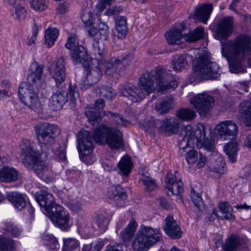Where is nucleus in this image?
<instances>
[{"mask_svg": "<svg viewBox=\"0 0 251 251\" xmlns=\"http://www.w3.org/2000/svg\"><path fill=\"white\" fill-rule=\"evenodd\" d=\"M203 78L202 75L201 69L198 62H197V59L195 61L193 66V72L189 76V80L191 83L200 81Z\"/></svg>", "mask_w": 251, "mask_h": 251, "instance_id": "nucleus-43", "label": "nucleus"}, {"mask_svg": "<svg viewBox=\"0 0 251 251\" xmlns=\"http://www.w3.org/2000/svg\"><path fill=\"white\" fill-rule=\"evenodd\" d=\"M119 59H111L110 61L105 64V74L109 75H112L117 72L118 66H119Z\"/></svg>", "mask_w": 251, "mask_h": 251, "instance_id": "nucleus-54", "label": "nucleus"}, {"mask_svg": "<svg viewBox=\"0 0 251 251\" xmlns=\"http://www.w3.org/2000/svg\"><path fill=\"white\" fill-rule=\"evenodd\" d=\"M219 138L225 140L232 137L234 138L238 133V127L233 121H226L217 126Z\"/></svg>", "mask_w": 251, "mask_h": 251, "instance_id": "nucleus-14", "label": "nucleus"}, {"mask_svg": "<svg viewBox=\"0 0 251 251\" xmlns=\"http://www.w3.org/2000/svg\"><path fill=\"white\" fill-rule=\"evenodd\" d=\"M137 224L135 220H131L127 226L120 234L121 238L125 243L129 242L133 237Z\"/></svg>", "mask_w": 251, "mask_h": 251, "instance_id": "nucleus-29", "label": "nucleus"}, {"mask_svg": "<svg viewBox=\"0 0 251 251\" xmlns=\"http://www.w3.org/2000/svg\"><path fill=\"white\" fill-rule=\"evenodd\" d=\"M62 251H79L80 242L75 238H66L63 240Z\"/></svg>", "mask_w": 251, "mask_h": 251, "instance_id": "nucleus-36", "label": "nucleus"}, {"mask_svg": "<svg viewBox=\"0 0 251 251\" xmlns=\"http://www.w3.org/2000/svg\"><path fill=\"white\" fill-rule=\"evenodd\" d=\"M239 109L243 115L247 125L251 126V101L247 100L242 102L239 105Z\"/></svg>", "mask_w": 251, "mask_h": 251, "instance_id": "nucleus-33", "label": "nucleus"}, {"mask_svg": "<svg viewBox=\"0 0 251 251\" xmlns=\"http://www.w3.org/2000/svg\"><path fill=\"white\" fill-rule=\"evenodd\" d=\"M242 244L241 239L235 235L230 236L223 246L224 251H238Z\"/></svg>", "mask_w": 251, "mask_h": 251, "instance_id": "nucleus-32", "label": "nucleus"}, {"mask_svg": "<svg viewBox=\"0 0 251 251\" xmlns=\"http://www.w3.org/2000/svg\"><path fill=\"white\" fill-rule=\"evenodd\" d=\"M102 111L95 110V108H88L85 115L92 124L100 123L102 119Z\"/></svg>", "mask_w": 251, "mask_h": 251, "instance_id": "nucleus-42", "label": "nucleus"}, {"mask_svg": "<svg viewBox=\"0 0 251 251\" xmlns=\"http://www.w3.org/2000/svg\"><path fill=\"white\" fill-rule=\"evenodd\" d=\"M109 219L102 214H98L94 219L93 225H96L99 230L104 231L107 228Z\"/></svg>", "mask_w": 251, "mask_h": 251, "instance_id": "nucleus-45", "label": "nucleus"}, {"mask_svg": "<svg viewBox=\"0 0 251 251\" xmlns=\"http://www.w3.org/2000/svg\"><path fill=\"white\" fill-rule=\"evenodd\" d=\"M92 51L99 64V61H101L105 54L104 44L102 41H94L93 43Z\"/></svg>", "mask_w": 251, "mask_h": 251, "instance_id": "nucleus-40", "label": "nucleus"}, {"mask_svg": "<svg viewBox=\"0 0 251 251\" xmlns=\"http://www.w3.org/2000/svg\"><path fill=\"white\" fill-rule=\"evenodd\" d=\"M116 91L111 87L103 86L100 89L99 95L100 97L112 100L116 96Z\"/></svg>", "mask_w": 251, "mask_h": 251, "instance_id": "nucleus-48", "label": "nucleus"}, {"mask_svg": "<svg viewBox=\"0 0 251 251\" xmlns=\"http://www.w3.org/2000/svg\"><path fill=\"white\" fill-rule=\"evenodd\" d=\"M77 148L81 159L90 155L93 151V146L90 133L86 130L79 131L77 134Z\"/></svg>", "mask_w": 251, "mask_h": 251, "instance_id": "nucleus-12", "label": "nucleus"}, {"mask_svg": "<svg viewBox=\"0 0 251 251\" xmlns=\"http://www.w3.org/2000/svg\"><path fill=\"white\" fill-rule=\"evenodd\" d=\"M27 12L25 7L20 5H17L15 7V14L13 15L15 19L21 20L24 19L26 15Z\"/></svg>", "mask_w": 251, "mask_h": 251, "instance_id": "nucleus-60", "label": "nucleus"}, {"mask_svg": "<svg viewBox=\"0 0 251 251\" xmlns=\"http://www.w3.org/2000/svg\"><path fill=\"white\" fill-rule=\"evenodd\" d=\"M204 34V28L203 27L196 28L193 32H190L188 30V35H185L184 40L188 42H195L202 39Z\"/></svg>", "mask_w": 251, "mask_h": 251, "instance_id": "nucleus-34", "label": "nucleus"}, {"mask_svg": "<svg viewBox=\"0 0 251 251\" xmlns=\"http://www.w3.org/2000/svg\"><path fill=\"white\" fill-rule=\"evenodd\" d=\"M197 62L201 69L202 75L205 79H216L222 73L219 66L215 62L209 61L203 56L197 59Z\"/></svg>", "mask_w": 251, "mask_h": 251, "instance_id": "nucleus-10", "label": "nucleus"}, {"mask_svg": "<svg viewBox=\"0 0 251 251\" xmlns=\"http://www.w3.org/2000/svg\"><path fill=\"white\" fill-rule=\"evenodd\" d=\"M98 27L101 40H106L109 36V26L105 22H102L101 19H99Z\"/></svg>", "mask_w": 251, "mask_h": 251, "instance_id": "nucleus-55", "label": "nucleus"}, {"mask_svg": "<svg viewBox=\"0 0 251 251\" xmlns=\"http://www.w3.org/2000/svg\"><path fill=\"white\" fill-rule=\"evenodd\" d=\"M115 24L117 38L121 40L126 38L128 33L126 18L124 16H118L115 19Z\"/></svg>", "mask_w": 251, "mask_h": 251, "instance_id": "nucleus-22", "label": "nucleus"}, {"mask_svg": "<svg viewBox=\"0 0 251 251\" xmlns=\"http://www.w3.org/2000/svg\"><path fill=\"white\" fill-rule=\"evenodd\" d=\"M118 167L122 175L127 176L131 172L132 163L129 157L124 156L118 163Z\"/></svg>", "mask_w": 251, "mask_h": 251, "instance_id": "nucleus-38", "label": "nucleus"}, {"mask_svg": "<svg viewBox=\"0 0 251 251\" xmlns=\"http://www.w3.org/2000/svg\"><path fill=\"white\" fill-rule=\"evenodd\" d=\"M183 184L181 180H178L169 186H167L168 189L167 194L169 196L173 195H178L181 194L183 191Z\"/></svg>", "mask_w": 251, "mask_h": 251, "instance_id": "nucleus-49", "label": "nucleus"}, {"mask_svg": "<svg viewBox=\"0 0 251 251\" xmlns=\"http://www.w3.org/2000/svg\"><path fill=\"white\" fill-rule=\"evenodd\" d=\"M173 69L179 72L184 68L187 64L185 57L183 55H176L172 60Z\"/></svg>", "mask_w": 251, "mask_h": 251, "instance_id": "nucleus-44", "label": "nucleus"}, {"mask_svg": "<svg viewBox=\"0 0 251 251\" xmlns=\"http://www.w3.org/2000/svg\"><path fill=\"white\" fill-rule=\"evenodd\" d=\"M41 238L43 244L49 250L55 251L59 249L57 240L52 234L44 233Z\"/></svg>", "mask_w": 251, "mask_h": 251, "instance_id": "nucleus-31", "label": "nucleus"}, {"mask_svg": "<svg viewBox=\"0 0 251 251\" xmlns=\"http://www.w3.org/2000/svg\"><path fill=\"white\" fill-rule=\"evenodd\" d=\"M104 245V243L102 241H98L95 245H93V243L84 244L81 251H100Z\"/></svg>", "mask_w": 251, "mask_h": 251, "instance_id": "nucleus-56", "label": "nucleus"}, {"mask_svg": "<svg viewBox=\"0 0 251 251\" xmlns=\"http://www.w3.org/2000/svg\"><path fill=\"white\" fill-rule=\"evenodd\" d=\"M212 11V4H204L195 9V17L197 20L206 24Z\"/></svg>", "mask_w": 251, "mask_h": 251, "instance_id": "nucleus-25", "label": "nucleus"}, {"mask_svg": "<svg viewBox=\"0 0 251 251\" xmlns=\"http://www.w3.org/2000/svg\"><path fill=\"white\" fill-rule=\"evenodd\" d=\"M194 137L193 131L191 126L183 127L179 135L178 146L179 148L184 150L188 146L190 141Z\"/></svg>", "mask_w": 251, "mask_h": 251, "instance_id": "nucleus-23", "label": "nucleus"}, {"mask_svg": "<svg viewBox=\"0 0 251 251\" xmlns=\"http://www.w3.org/2000/svg\"><path fill=\"white\" fill-rule=\"evenodd\" d=\"M93 138L100 144H107L110 149H119L124 147L122 133L104 125L97 126L93 132Z\"/></svg>", "mask_w": 251, "mask_h": 251, "instance_id": "nucleus-5", "label": "nucleus"}, {"mask_svg": "<svg viewBox=\"0 0 251 251\" xmlns=\"http://www.w3.org/2000/svg\"><path fill=\"white\" fill-rule=\"evenodd\" d=\"M108 196L118 207H124L126 205L127 195L126 191L120 186H113L109 188Z\"/></svg>", "mask_w": 251, "mask_h": 251, "instance_id": "nucleus-16", "label": "nucleus"}, {"mask_svg": "<svg viewBox=\"0 0 251 251\" xmlns=\"http://www.w3.org/2000/svg\"><path fill=\"white\" fill-rule=\"evenodd\" d=\"M199 132L201 134L200 138H202L203 139V148L209 151H211L214 148V143L213 141L206 138V132L205 128L202 126V129L199 130Z\"/></svg>", "mask_w": 251, "mask_h": 251, "instance_id": "nucleus-53", "label": "nucleus"}, {"mask_svg": "<svg viewBox=\"0 0 251 251\" xmlns=\"http://www.w3.org/2000/svg\"><path fill=\"white\" fill-rule=\"evenodd\" d=\"M43 66L33 62L30 66L27 82L20 83L18 95L20 100L35 112H42V104L39 100L38 85L42 82Z\"/></svg>", "mask_w": 251, "mask_h": 251, "instance_id": "nucleus-3", "label": "nucleus"}, {"mask_svg": "<svg viewBox=\"0 0 251 251\" xmlns=\"http://www.w3.org/2000/svg\"><path fill=\"white\" fill-rule=\"evenodd\" d=\"M21 147L22 153L25 155L22 161L24 165L28 169L33 170L43 180L47 183L51 182L52 180L51 172L41 159L43 151L38 149L41 147L27 139L23 140Z\"/></svg>", "mask_w": 251, "mask_h": 251, "instance_id": "nucleus-4", "label": "nucleus"}, {"mask_svg": "<svg viewBox=\"0 0 251 251\" xmlns=\"http://www.w3.org/2000/svg\"><path fill=\"white\" fill-rule=\"evenodd\" d=\"M234 29V20L232 16H226L219 20L215 30V38L219 40H226Z\"/></svg>", "mask_w": 251, "mask_h": 251, "instance_id": "nucleus-11", "label": "nucleus"}, {"mask_svg": "<svg viewBox=\"0 0 251 251\" xmlns=\"http://www.w3.org/2000/svg\"><path fill=\"white\" fill-rule=\"evenodd\" d=\"M224 150L230 161L232 163H235L236 161L238 151L237 144L232 141L229 142L225 146Z\"/></svg>", "mask_w": 251, "mask_h": 251, "instance_id": "nucleus-37", "label": "nucleus"}, {"mask_svg": "<svg viewBox=\"0 0 251 251\" xmlns=\"http://www.w3.org/2000/svg\"><path fill=\"white\" fill-rule=\"evenodd\" d=\"M81 46L79 44L77 36L75 34H69L67 42L65 44L66 49L70 50Z\"/></svg>", "mask_w": 251, "mask_h": 251, "instance_id": "nucleus-52", "label": "nucleus"}, {"mask_svg": "<svg viewBox=\"0 0 251 251\" xmlns=\"http://www.w3.org/2000/svg\"><path fill=\"white\" fill-rule=\"evenodd\" d=\"M59 35V30L56 28L49 27L45 31V44L48 48L52 46Z\"/></svg>", "mask_w": 251, "mask_h": 251, "instance_id": "nucleus-35", "label": "nucleus"}, {"mask_svg": "<svg viewBox=\"0 0 251 251\" xmlns=\"http://www.w3.org/2000/svg\"><path fill=\"white\" fill-rule=\"evenodd\" d=\"M6 199L15 209L19 210H22L27 204L26 196L17 191L7 192Z\"/></svg>", "mask_w": 251, "mask_h": 251, "instance_id": "nucleus-18", "label": "nucleus"}, {"mask_svg": "<svg viewBox=\"0 0 251 251\" xmlns=\"http://www.w3.org/2000/svg\"><path fill=\"white\" fill-rule=\"evenodd\" d=\"M222 53L226 58L231 73L246 72L247 65L251 68V36L239 34L222 46Z\"/></svg>", "mask_w": 251, "mask_h": 251, "instance_id": "nucleus-1", "label": "nucleus"}, {"mask_svg": "<svg viewBox=\"0 0 251 251\" xmlns=\"http://www.w3.org/2000/svg\"><path fill=\"white\" fill-rule=\"evenodd\" d=\"M70 55L74 65L83 64L87 61L89 58L86 50L82 45L71 50Z\"/></svg>", "mask_w": 251, "mask_h": 251, "instance_id": "nucleus-20", "label": "nucleus"}, {"mask_svg": "<svg viewBox=\"0 0 251 251\" xmlns=\"http://www.w3.org/2000/svg\"><path fill=\"white\" fill-rule=\"evenodd\" d=\"M164 76H162V78L159 79L157 83L159 86V90L160 91H169L170 90L174 89L178 85V82L174 79L170 80V79H167L166 76L170 77L167 74L164 72Z\"/></svg>", "mask_w": 251, "mask_h": 251, "instance_id": "nucleus-28", "label": "nucleus"}, {"mask_svg": "<svg viewBox=\"0 0 251 251\" xmlns=\"http://www.w3.org/2000/svg\"><path fill=\"white\" fill-rule=\"evenodd\" d=\"M13 248V240L0 235V251H11Z\"/></svg>", "mask_w": 251, "mask_h": 251, "instance_id": "nucleus-51", "label": "nucleus"}, {"mask_svg": "<svg viewBox=\"0 0 251 251\" xmlns=\"http://www.w3.org/2000/svg\"><path fill=\"white\" fill-rule=\"evenodd\" d=\"M29 4L34 10L39 12L45 10L47 7L45 2L42 0H30Z\"/></svg>", "mask_w": 251, "mask_h": 251, "instance_id": "nucleus-58", "label": "nucleus"}, {"mask_svg": "<svg viewBox=\"0 0 251 251\" xmlns=\"http://www.w3.org/2000/svg\"><path fill=\"white\" fill-rule=\"evenodd\" d=\"M66 70L65 60L63 57H61L57 60L53 68V78L56 86L60 88L50 99L49 106L53 111L60 110L68 100L70 106L74 107L76 100L79 98L78 90L76 86L70 85L67 92L63 89L66 77Z\"/></svg>", "mask_w": 251, "mask_h": 251, "instance_id": "nucleus-2", "label": "nucleus"}, {"mask_svg": "<svg viewBox=\"0 0 251 251\" xmlns=\"http://www.w3.org/2000/svg\"><path fill=\"white\" fill-rule=\"evenodd\" d=\"M2 229L5 234L15 237H19L22 231L21 227L10 222L5 223Z\"/></svg>", "mask_w": 251, "mask_h": 251, "instance_id": "nucleus-39", "label": "nucleus"}, {"mask_svg": "<svg viewBox=\"0 0 251 251\" xmlns=\"http://www.w3.org/2000/svg\"><path fill=\"white\" fill-rule=\"evenodd\" d=\"M18 172L14 168L5 166L0 169V181L3 182H15L18 179Z\"/></svg>", "mask_w": 251, "mask_h": 251, "instance_id": "nucleus-24", "label": "nucleus"}, {"mask_svg": "<svg viewBox=\"0 0 251 251\" xmlns=\"http://www.w3.org/2000/svg\"><path fill=\"white\" fill-rule=\"evenodd\" d=\"M54 157L58 161H65L66 159L65 146L60 147L58 149L54 151Z\"/></svg>", "mask_w": 251, "mask_h": 251, "instance_id": "nucleus-59", "label": "nucleus"}, {"mask_svg": "<svg viewBox=\"0 0 251 251\" xmlns=\"http://www.w3.org/2000/svg\"><path fill=\"white\" fill-rule=\"evenodd\" d=\"M219 162H220V165L210 167V171L220 175L224 174L225 172V166L226 163L222 158L220 159Z\"/></svg>", "mask_w": 251, "mask_h": 251, "instance_id": "nucleus-63", "label": "nucleus"}, {"mask_svg": "<svg viewBox=\"0 0 251 251\" xmlns=\"http://www.w3.org/2000/svg\"><path fill=\"white\" fill-rule=\"evenodd\" d=\"M64 211L63 207L55 202L53 204H52L45 210L51 220L52 219V217H57V215H60V213H62Z\"/></svg>", "mask_w": 251, "mask_h": 251, "instance_id": "nucleus-50", "label": "nucleus"}, {"mask_svg": "<svg viewBox=\"0 0 251 251\" xmlns=\"http://www.w3.org/2000/svg\"><path fill=\"white\" fill-rule=\"evenodd\" d=\"M91 228L96 229V227L93 224L91 226V224L83 223L82 224L79 226L78 230L79 232L83 234H89L91 232Z\"/></svg>", "mask_w": 251, "mask_h": 251, "instance_id": "nucleus-64", "label": "nucleus"}, {"mask_svg": "<svg viewBox=\"0 0 251 251\" xmlns=\"http://www.w3.org/2000/svg\"><path fill=\"white\" fill-rule=\"evenodd\" d=\"M102 75V73L100 68L99 63L98 66L90 67L86 78L82 85V88L84 89H87L96 84L99 81Z\"/></svg>", "mask_w": 251, "mask_h": 251, "instance_id": "nucleus-17", "label": "nucleus"}, {"mask_svg": "<svg viewBox=\"0 0 251 251\" xmlns=\"http://www.w3.org/2000/svg\"><path fill=\"white\" fill-rule=\"evenodd\" d=\"M51 221L55 226L64 231L69 230L72 225L70 215L65 211L60 213V215H57V217H52Z\"/></svg>", "mask_w": 251, "mask_h": 251, "instance_id": "nucleus-21", "label": "nucleus"}, {"mask_svg": "<svg viewBox=\"0 0 251 251\" xmlns=\"http://www.w3.org/2000/svg\"><path fill=\"white\" fill-rule=\"evenodd\" d=\"M161 234L157 229L141 226L133 243V249L136 251H147L150 247L160 242Z\"/></svg>", "mask_w": 251, "mask_h": 251, "instance_id": "nucleus-6", "label": "nucleus"}, {"mask_svg": "<svg viewBox=\"0 0 251 251\" xmlns=\"http://www.w3.org/2000/svg\"><path fill=\"white\" fill-rule=\"evenodd\" d=\"M163 229L171 239H180L182 236L183 232L180 226L172 216L169 215L164 220Z\"/></svg>", "mask_w": 251, "mask_h": 251, "instance_id": "nucleus-15", "label": "nucleus"}, {"mask_svg": "<svg viewBox=\"0 0 251 251\" xmlns=\"http://www.w3.org/2000/svg\"><path fill=\"white\" fill-rule=\"evenodd\" d=\"M179 125V121L175 118H166L163 121L158 120L155 122L156 127L166 131L169 134L175 133Z\"/></svg>", "mask_w": 251, "mask_h": 251, "instance_id": "nucleus-19", "label": "nucleus"}, {"mask_svg": "<svg viewBox=\"0 0 251 251\" xmlns=\"http://www.w3.org/2000/svg\"><path fill=\"white\" fill-rule=\"evenodd\" d=\"M119 89L121 96L127 98L133 102H140L148 95L139 86L135 87L130 83L120 85Z\"/></svg>", "mask_w": 251, "mask_h": 251, "instance_id": "nucleus-13", "label": "nucleus"}, {"mask_svg": "<svg viewBox=\"0 0 251 251\" xmlns=\"http://www.w3.org/2000/svg\"><path fill=\"white\" fill-rule=\"evenodd\" d=\"M173 103L171 98H159L156 101L155 109L161 115L166 114L172 109Z\"/></svg>", "mask_w": 251, "mask_h": 251, "instance_id": "nucleus-30", "label": "nucleus"}, {"mask_svg": "<svg viewBox=\"0 0 251 251\" xmlns=\"http://www.w3.org/2000/svg\"><path fill=\"white\" fill-rule=\"evenodd\" d=\"M165 36L168 43L172 45L179 44L182 42L181 40L183 39V37L174 29L167 32Z\"/></svg>", "mask_w": 251, "mask_h": 251, "instance_id": "nucleus-47", "label": "nucleus"}, {"mask_svg": "<svg viewBox=\"0 0 251 251\" xmlns=\"http://www.w3.org/2000/svg\"><path fill=\"white\" fill-rule=\"evenodd\" d=\"M35 200L40 206L44 208L45 211L53 204L54 198L53 195L46 191H41L40 193H37L35 196Z\"/></svg>", "mask_w": 251, "mask_h": 251, "instance_id": "nucleus-26", "label": "nucleus"}, {"mask_svg": "<svg viewBox=\"0 0 251 251\" xmlns=\"http://www.w3.org/2000/svg\"><path fill=\"white\" fill-rule=\"evenodd\" d=\"M218 212H213V213L217 217H220L221 219L225 220H234L235 216H233L231 212L232 208L226 202H221L219 204Z\"/></svg>", "mask_w": 251, "mask_h": 251, "instance_id": "nucleus-27", "label": "nucleus"}, {"mask_svg": "<svg viewBox=\"0 0 251 251\" xmlns=\"http://www.w3.org/2000/svg\"><path fill=\"white\" fill-rule=\"evenodd\" d=\"M176 115L178 118L185 121H191L196 116V112L189 108H182L177 110Z\"/></svg>", "mask_w": 251, "mask_h": 251, "instance_id": "nucleus-41", "label": "nucleus"}, {"mask_svg": "<svg viewBox=\"0 0 251 251\" xmlns=\"http://www.w3.org/2000/svg\"><path fill=\"white\" fill-rule=\"evenodd\" d=\"M173 29L183 38L185 35H188V30H189L183 22L176 25Z\"/></svg>", "mask_w": 251, "mask_h": 251, "instance_id": "nucleus-61", "label": "nucleus"}, {"mask_svg": "<svg viewBox=\"0 0 251 251\" xmlns=\"http://www.w3.org/2000/svg\"><path fill=\"white\" fill-rule=\"evenodd\" d=\"M142 176L143 178L140 179V181L144 185L145 191L150 192L155 190L157 187L155 181L151 177L145 176L143 174Z\"/></svg>", "mask_w": 251, "mask_h": 251, "instance_id": "nucleus-46", "label": "nucleus"}, {"mask_svg": "<svg viewBox=\"0 0 251 251\" xmlns=\"http://www.w3.org/2000/svg\"><path fill=\"white\" fill-rule=\"evenodd\" d=\"M214 98L206 93L199 94L192 98L191 103L198 113L202 116L210 115V111L214 105Z\"/></svg>", "mask_w": 251, "mask_h": 251, "instance_id": "nucleus-8", "label": "nucleus"}, {"mask_svg": "<svg viewBox=\"0 0 251 251\" xmlns=\"http://www.w3.org/2000/svg\"><path fill=\"white\" fill-rule=\"evenodd\" d=\"M80 172L78 171H69L67 172V179L70 182L75 183L79 178Z\"/></svg>", "mask_w": 251, "mask_h": 251, "instance_id": "nucleus-62", "label": "nucleus"}, {"mask_svg": "<svg viewBox=\"0 0 251 251\" xmlns=\"http://www.w3.org/2000/svg\"><path fill=\"white\" fill-rule=\"evenodd\" d=\"M164 75V70L160 68H156L150 72H147L142 75L139 78L138 86L144 90L145 93L149 95L154 90V81L152 78H154L158 82Z\"/></svg>", "mask_w": 251, "mask_h": 251, "instance_id": "nucleus-9", "label": "nucleus"}, {"mask_svg": "<svg viewBox=\"0 0 251 251\" xmlns=\"http://www.w3.org/2000/svg\"><path fill=\"white\" fill-rule=\"evenodd\" d=\"M35 131L39 142V144H37L36 143L35 144L41 147V148L38 147V149L39 150H42L43 152L41 144L50 146L52 145L55 142V138L57 134L59 132V129L55 125L43 123H39L35 126ZM28 141L32 143L29 140ZM32 143H35L33 142Z\"/></svg>", "mask_w": 251, "mask_h": 251, "instance_id": "nucleus-7", "label": "nucleus"}, {"mask_svg": "<svg viewBox=\"0 0 251 251\" xmlns=\"http://www.w3.org/2000/svg\"><path fill=\"white\" fill-rule=\"evenodd\" d=\"M191 199L199 210H201L203 207V202L202 198L199 193H197L193 189L191 193Z\"/></svg>", "mask_w": 251, "mask_h": 251, "instance_id": "nucleus-57", "label": "nucleus"}]
</instances>
